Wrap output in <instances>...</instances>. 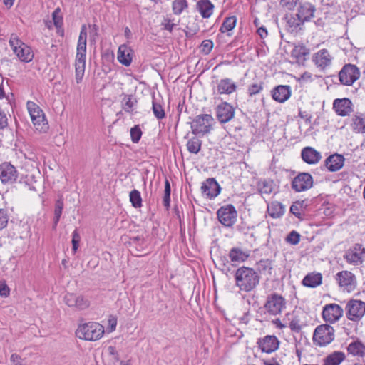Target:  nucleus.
I'll use <instances>...</instances> for the list:
<instances>
[{
    "label": "nucleus",
    "mask_w": 365,
    "mask_h": 365,
    "mask_svg": "<svg viewBox=\"0 0 365 365\" xmlns=\"http://www.w3.org/2000/svg\"><path fill=\"white\" fill-rule=\"evenodd\" d=\"M87 31L86 25H83L80 31L75 60L76 81L80 83L83 78L86 68Z\"/></svg>",
    "instance_id": "f257e3e1"
},
{
    "label": "nucleus",
    "mask_w": 365,
    "mask_h": 365,
    "mask_svg": "<svg viewBox=\"0 0 365 365\" xmlns=\"http://www.w3.org/2000/svg\"><path fill=\"white\" fill-rule=\"evenodd\" d=\"M235 285L245 292L253 290L259 282V276L252 269L247 267L238 268L235 273Z\"/></svg>",
    "instance_id": "f03ea898"
},
{
    "label": "nucleus",
    "mask_w": 365,
    "mask_h": 365,
    "mask_svg": "<svg viewBox=\"0 0 365 365\" xmlns=\"http://www.w3.org/2000/svg\"><path fill=\"white\" fill-rule=\"evenodd\" d=\"M104 334V327L99 323L90 322L80 325L76 331L77 336L81 339L96 341Z\"/></svg>",
    "instance_id": "7ed1b4c3"
},
{
    "label": "nucleus",
    "mask_w": 365,
    "mask_h": 365,
    "mask_svg": "<svg viewBox=\"0 0 365 365\" xmlns=\"http://www.w3.org/2000/svg\"><path fill=\"white\" fill-rule=\"evenodd\" d=\"M215 123L214 118L210 114H200L190 123L192 134L202 137L211 132Z\"/></svg>",
    "instance_id": "20e7f679"
},
{
    "label": "nucleus",
    "mask_w": 365,
    "mask_h": 365,
    "mask_svg": "<svg viewBox=\"0 0 365 365\" xmlns=\"http://www.w3.org/2000/svg\"><path fill=\"white\" fill-rule=\"evenodd\" d=\"M26 107L31 121L36 130L45 133L48 129V123L43 110L33 101H29Z\"/></svg>",
    "instance_id": "39448f33"
},
{
    "label": "nucleus",
    "mask_w": 365,
    "mask_h": 365,
    "mask_svg": "<svg viewBox=\"0 0 365 365\" xmlns=\"http://www.w3.org/2000/svg\"><path fill=\"white\" fill-rule=\"evenodd\" d=\"M9 45L21 61L29 63L33 60L34 55L31 48L24 43L16 34L11 35Z\"/></svg>",
    "instance_id": "423d86ee"
},
{
    "label": "nucleus",
    "mask_w": 365,
    "mask_h": 365,
    "mask_svg": "<svg viewBox=\"0 0 365 365\" xmlns=\"http://www.w3.org/2000/svg\"><path fill=\"white\" fill-rule=\"evenodd\" d=\"M334 339V329L329 324L318 326L313 334V341L316 345L324 346Z\"/></svg>",
    "instance_id": "0eeeda50"
},
{
    "label": "nucleus",
    "mask_w": 365,
    "mask_h": 365,
    "mask_svg": "<svg viewBox=\"0 0 365 365\" xmlns=\"http://www.w3.org/2000/svg\"><path fill=\"white\" fill-rule=\"evenodd\" d=\"M345 313L349 320L359 322L365 314V302L359 299H350L346 304Z\"/></svg>",
    "instance_id": "6e6552de"
},
{
    "label": "nucleus",
    "mask_w": 365,
    "mask_h": 365,
    "mask_svg": "<svg viewBox=\"0 0 365 365\" xmlns=\"http://www.w3.org/2000/svg\"><path fill=\"white\" fill-rule=\"evenodd\" d=\"M360 71L356 66L345 64L339 73V79L344 86H351L360 77Z\"/></svg>",
    "instance_id": "1a4fd4ad"
},
{
    "label": "nucleus",
    "mask_w": 365,
    "mask_h": 365,
    "mask_svg": "<svg viewBox=\"0 0 365 365\" xmlns=\"http://www.w3.org/2000/svg\"><path fill=\"white\" fill-rule=\"evenodd\" d=\"M336 280L343 292H351L357 285L355 275L349 271H341L336 274Z\"/></svg>",
    "instance_id": "9d476101"
},
{
    "label": "nucleus",
    "mask_w": 365,
    "mask_h": 365,
    "mask_svg": "<svg viewBox=\"0 0 365 365\" xmlns=\"http://www.w3.org/2000/svg\"><path fill=\"white\" fill-rule=\"evenodd\" d=\"M220 222L225 227L232 226L237 221V212L232 205L221 207L217 212Z\"/></svg>",
    "instance_id": "9b49d317"
},
{
    "label": "nucleus",
    "mask_w": 365,
    "mask_h": 365,
    "mask_svg": "<svg viewBox=\"0 0 365 365\" xmlns=\"http://www.w3.org/2000/svg\"><path fill=\"white\" fill-rule=\"evenodd\" d=\"M286 302L284 298L276 293L269 295L267 298L264 308L272 315H277L282 312L285 308Z\"/></svg>",
    "instance_id": "f8f14e48"
},
{
    "label": "nucleus",
    "mask_w": 365,
    "mask_h": 365,
    "mask_svg": "<svg viewBox=\"0 0 365 365\" xmlns=\"http://www.w3.org/2000/svg\"><path fill=\"white\" fill-rule=\"evenodd\" d=\"M365 257V248L361 244H355L347 250L344 258L347 263L354 266H359L363 263Z\"/></svg>",
    "instance_id": "ddd939ff"
},
{
    "label": "nucleus",
    "mask_w": 365,
    "mask_h": 365,
    "mask_svg": "<svg viewBox=\"0 0 365 365\" xmlns=\"http://www.w3.org/2000/svg\"><path fill=\"white\" fill-rule=\"evenodd\" d=\"M19 173L16 168L10 163L4 162L0 164V180L4 185H11L18 178Z\"/></svg>",
    "instance_id": "4468645a"
},
{
    "label": "nucleus",
    "mask_w": 365,
    "mask_h": 365,
    "mask_svg": "<svg viewBox=\"0 0 365 365\" xmlns=\"http://www.w3.org/2000/svg\"><path fill=\"white\" fill-rule=\"evenodd\" d=\"M344 309L337 304H328L323 307L322 317L324 321L331 324L338 322L343 316Z\"/></svg>",
    "instance_id": "2eb2a0df"
},
{
    "label": "nucleus",
    "mask_w": 365,
    "mask_h": 365,
    "mask_svg": "<svg viewBox=\"0 0 365 365\" xmlns=\"http://www.w3.org/2000/svg\"><path fill=\"white\" fill-rule=\"evenodd\" d=\"M64 302L68 307L77 310H84L90 306V301L87 297L73 293H67L64 297Z\"/></svg>",
    "instance_id": "dca6fc26"
},
{
    "label": "nucleus",
    "mask_w": 365,
    "mask_h": 365,
    "mask_svg": "<svg viewBox=\"0 0 365 365\" xmlns=\"http://www.w3.org/2000/svg\"><path fill=\"white\" fill-rule=\"evenodd\" d=\"M313 185L312 175L307 173H299L292 180V187L296 192H302L311 188Z\"/></svg>",
    "instance_id": "f3484780"
},
{
    "label": "nucleus",
    "mask_w": 365,
    "mask_h": 365,
    "mask_svg": "<svg viewBox=\"0 0 365 365\" xmlns=\"http://www.w3.org/2000/svg\"><path fill=\"white\" fill-rule=\"evenodd\" d=\"M235 116L234 107L227 102H222L216 108V117L220 123L230 122Z\"/></svg>",
    "instance_id": "a211bd4d"
},
{
    "label": "nucleus",
    "mask_w": 365,
    "mask_h": 365,
    "mask_svg": "<svg viewBox=\"0 0 365 365\" xmlns=\"http://www.w3.org/2000/svg\"><path fill=\"white\" fill-rule=\"evenodd\" d=\"M220 186L215 178H207L202 183V193L208 199L215 198L220 194Z\"/></svg>",
    "instance_id": "6ab92c4d"
},
{
    "label": "nucleus",
    "mask_w": 365,
    "mask_h": 365,
    "mask_svg": "<svg viewBox=\"0 0 365 365\" xmlns=\"http://www.w3.org/2000/svg\"><path fill=\"white\" fill-rule=\"evenodd\" d=\"M333 57L331 56L328 50L323 48L314 54L312 60L317 67L322 70L330 66Z\"/></svg>",
    "instance_id": "aec40b11"
},
{
    "label": "nucleus",
    "mask_w": 365,
    "mask_h": 365,
    "mask_svg": "<svg viewBox=\"0 0 365 365\" xmlns=\"http://www.w3.org/2000/svg\"><path fill=\"white\" fill-rule=\"evenodd\" d=\"M353 104L349 98H337L334 101L333 108L338 115L347 116L352 111Z\"/></svg>",
    "instance_id": "412c9836"
},
{
    "label": "nucleus",
    "mask_w": 365,
    "mask_h": 365,
    "mask_svg": "<svg viewBox=\"0 0 365 365\" xmlns=\"http://www.w3.org/2000/svg\"><path fill=\"white\" fill-rule=\"evenodd\" d=\"M257 344L262 352L269 354L278 349L279 341L275 336L268 335L259 339Z\"/></svg>",
    "instance_id": "4be33fe9"
},
{
    "label": "nucleus",
    "mask_w": 365,
    "mask_h": 365,
    "mask_svg": "<svg viewBox=\"0 0 365 365\" xmlns=\"http://www.w3.org/2000/svg\"><path fill=\"white\" fill-rule=\"evenodd\" d=\"M299 7L297 8V16L304 23L309 21L314 17L315 12V7L311 3L304 1L299 2Z\"/></svg>",
    "instance_id": "5701e85b"
},
{
    "label": "nucleus",
    "mask_w": 365,
    "mask_h": 365,
    "mask_svg": "<svg viewBox=\"0 0 365 365\" xmlns=\"http://www.w3.org/2000/svg\"><path fill=\"white\" fill-rule=\"evenodd\" d=\"M344 163V156L337 153L331 155L324 161L325 167L330 172L338 171L343 167Z\"/></svg>",
    "instance_id": "b1692460"
},
{
    "label": "nucleus",
    "mask_w": 365,
    "mask_h": 365,
    "mask_svg": "<svg viewBox=\"0 0 365 365\" xmlns=\"http://www.w3.org/2000/svg\"><path fill=\"white\" fill-rule=\"evenodd\" d=\"M291 96V88L289 86L279 85L276 86L272 91L273 99L279 103H284Z\"/></svg>",
    "instance_id": "393cba45"
},
{
    "label": "nucleus",
    "mask_w": 365,
    "mask_h": 365,
    "mask_svg": "<svg viewBox=\"0 0 365 365\" xmlns=\"http://www.w3.org/2000/svg\"><path fill=\"white\" fill-rule=\"evenodd\" d=\"M133 49L125 44L120 45L118 50V60L125 66H129L133 60Z\"/></svg>",
    "instance_id": "a878e982"
},
{
    "label": "nucleus",
    "mask_w": 365,
    "mask_h": 365,
    "mask_svg": "<svg viewBox=\"0 0 365 365\" xmlns=\"http://www.w3.org/2000/svg\"><path fill=\"white\" fill-rule=\"evenodd\" d=\"M301 156L302 160L308 164H316L322 158L319 152L312 147H305L302 150Z\"/></svg>",
    "instance_id": "bb28decb"
},
{
    "label": "nucleus",
    "mask_w": 365,
    "mask_h": 365,
    "mask_svg": "<svg viewBox=\"0 0 365 365\" xmlns=\"http://www.w3.org/2000/svg\"><path fill=\"white\" fill-rule=\"evenodd\" d=\"M215 6L210 0H199L196 9L203 19L210 18L214 11Z\"/></svg>",
    "instance_id": "cd10ccee"
},
{
    "label": "nucleus",
    "mask_w": 365,
    "mask_h": 365,
    "mask_svg": "<svg viewBox=\"0 0 365 365\" xmlns=\"http://www.w3.org/2000/svg\"><path fill=\"white\" fill-rule=\"evenodd\" d=\"M237 89V85L230 78H226L217 82V90L220 94L230 95Z\"/></svg>",
    "instance_id": "c85d7f7f"
},
{
    "label": "nucleus",
    "mask_w": 365,
    "mask_h": 365,
    "mask_svg": "<svg viewBox=\"0 0 365 365\" xmlns=\"http://www.w3.org/2000/svg\"><path fill=\"white\" fill-rule=\"evenodd\" d=\"M287 24L286 28L287 30L290 33H297L299 30L302 29V26L304 22L302 19H299V16L291 14L287 15L286 16Z\"/></svg>",
    "instance_id": "c756f323"
},
{
    "label": "nucleus",
    "mask_w": 365,
    "mask_h": 365,
    "mask_svg": "<svg viewBox=\"0 0 365 365\" xmlns=\"http://www.w3.org/2000/svg\"><path fill=\"white\" fill-rule=\"evenodd\" d=\"M322 276L320 273H309L302 280L304 286L307 287H316L322 284Z\"/></svg>",
    "instance_id": "7c9ffc66"
},
{
    "label": "nucleus",
    "mask_w": 365,
    "mask_h": 365,
    "mask_svg": "<svg viewBox=\"0 0 365 365\" xmlns=\"http://www.w3.org/2000/svg\"><path fill=\"white\" fill-rule=\"evenodd\" d=\"M249 254L239 247H233L229 252V257L234 263L243 262L247 260Z\"/></svg>",
    "instance_id": "2f4dec72"
},
{
    "label": "nucleus",
    "mask_w": 365,
    "mask_h": 365,
    "mask_svg": "<svg viewBox=\"0 0 365 365\" xmlns=\"http://www.w3.org/2000/svg\"><path fill=\"white\" fill-rule=\"evenodd\" d=\"M347 351L354 356H363L365 355V345L359 341H352L347 346Z\"/></svg>",
    "instance_id": "473e14b6"
},
{
    "label": "nucleus",
    "mask_w": 365,
    "mask_h": 365,
    "mask_svg": "<svg viewBox=\"0 0 365 365\" xmlns=\"http://www.w3.org/2000/svg\"><path fill=\"white\" fill-rule=\"evenodd\" d=\"M345 354L341 351H334L324 359V365H339L344 359Z\"/></svg>",
    "instance_id": "72a5a7b5"
},
{
    "label": "nucleus",
    "mask_w": 365,
    "mask_h": 365,
    "mask_svg": "<svg viewBox=\"0 0 365 365\" xmlns=\"http://www.w3.org/2000/svg\"><path fill=\"white\" fill-rule=\"evenodd\" d=\"M308 202L304 200L296 201L290 207V212L299 219H302L304 215L305 208L308 206Z\"/></svg>",
    "instance_id": "f704fd0d"
},
{
    "label": "nucleus",
    "mask_w": 365,
    "mask_h": 365,
    "mask_svg": "<svg viewBox=\"0 0 365 365\" xmlns=\"http://www.w3.org/2000/svg\"><path fill=\"white\" fill-rule=\"evenodd\" d=\"M352 120L353 130L356 133H365V114L355 115Z\"/></svg>",
    "instance_id": "c9c22d12"
},
{
    "label": "nucleus",
    "mask_w": 365,
    "mask_h": 365,
    "mask_svg": "<svg viewBox=\"0 0 365 365\" xmlns=\"http://www.w3.org/2000/svg\"><path fill=\"white\" fill-rule=\"evenodd\" d=\"M137 104V100L132 96L125 95L122 99V108L125 112L132 113Z\"/></svg>",
    "instance_id": "e433bc0d"
},
{
    "label": "nucleus",
    "mask_w": 365,
    "mask_h": 365,
    "mask_svg": "<svg viewBox=\"0 0 365 365\" xmlns=\"http://www.w3.org/2000/svg\"><path fill=\"white\" fill-rule=\"evenodd\" d=\"M267 210L272 217L277 218L284 214V207L280 202H274L268 205Z\"/></svg>",
    "instance_id": "4c0bfd02"
},
{
    "label": "nucleus",
    "mask_w": 365,
    "mask_h": 365,
    "mask_svg": "<svg viewBox=\"0 0 365 365\" xmlns=\"http://www.w3.org/2000/svg\"><path fill=\"white\" fill-rule=\"evenodd\" d=\"M274 188L275 184L271 180H264L259 183V191L262 195H270Z\"/></svg>",
    "instance_id": "58836bf2"
},
{
    "label": "nucleus",
    "mask_w": 365,
    "mask_h": 365,
    "mask_svg": "<svg viewBox=\"0 0 365 365\" xmlns=\"http://www.w3.org/2000/svg\"><path fill=\"white\" fill-rule=\"evenodd\" d=\"M186 146L190 153L197 154L201 149L202 140L197 136L192 137L188 140Z\"/></svg>",
    "instance_id": "ea45409f"
},
{
    "label": "nucleus",
    "mask_w": 365,
    "mask_h": 365,
    "mask_svg": "<svg viewBox=\"0 0 365 365\" xmlns=\"http://www.w3.org/2000/svg\"><path fill=\"white\" fill-rule=\"evenodd\" d=\"M237 18L235 16L226 17L222 24L220 31L225 33L232 31L236 26Z\"/></svg>",
    "instance_id": "a19ab883"
},
{
    "label": "nucleus",
    "mask_w": 365,
    "mask_h": 365,
    "mask_svg": "<svg viewBox=\"0 0 365 365\" xmlns=\"http://www.w3.org/2000/svg\"><path fill=\"white\" fill-rule=\"evenodd\" d=\"M187 7V0H174L172 3V10L175 15H180Z\"/></svg>",
    "instance_id": "79ce46f5"
},
{
    "label": "nucleus",
    "mask_w": 365,
    "mask_h": 365,
    "mask_svg": "<svg viewBox=\"0 0 365 365\" xmlns=\"http://www.w3.org/2000/svg\"><path fill=\"white\" fill-rule=\"evenodd\" d=\"M309 53V49L302 45L295 46L293 50V54L298 61H304L306 59V56H308Z\"/></svg>",
    "instance_id": "37998d69"
},
{
    "label": "nucleus",
    "mask_w": 365,
    "mask_h": 365,
    "mask_svg": "<svg viewBox=\"0 0 365 365\" xmlns=\"http://www.w3.org/2000/svg\"><path fill=\"white\" fill-rule=\"evenodd\" d=\"M264 88V83L261 81H257L247 87V94L252 96L259 93Z\"/></svg>",
    "instance_id": "c03bdc74"
},
{
    "label": "nucleus",
    "mask_w": 365,
    "mask_h": 365,
    "mask_svg": "<svg viewBox=\"0 0 365 365\" xmlns=\"http://www.w3.org/2000/svg\"><path fill=\"white\" fill-rule=\"evenodd\" d=\"M130 201L135 208H139L142 206V198L140 192L137 190H133L130 192Z\"/></svg>",
    "instance_id": "a18cd8bd"
},
{
    "label": "nucleus",
    "mask_w": 365,
    "mask_h": 365,
    "mask_svg": "<svg viewBox=\"0 0 365 365\" xmlns=\"http://www.w3.org/2000/svg\"><path fill=\"white\" fill-rule=\"evenodd\" d=\"M152 110L154 115L158 120L163 119L165 117V113L163 108V106L155 100L153 101Z\"/></svg>",
    "instance_id": "49530a36"
},
{
    "label": "nucleus",
    "mask_w": 365,
    "mask_h": 365,
    "mask_svg": "<svg viewBox=\"0 0 365 365\" xmlns=\"http://www.w3.org/2000/svg\"><path fill=\"white\" fill-rule=\"evenodd\" d=\"M52 19H53V24H54L55 26L56 27V29L58 30L62 29L63 16L61 14V9L60 8L58 7L53 11V12L52 14Z\"/></svg>",
    "instance_id": "de8ad7c7"
},
{
    "label": "nucleus",
    "mask_w": 365,
    "mask_h": 365,
    "mask_svg": "<svg viewBox=\"0 0 365 365\" xmlns=\"http://www.w3.org/2000/svg\"><path fill=\"white\" fill-rule=\"evenodd\" d=\"M170 192H171L170 184L168 180H165L163 204L167 208H168L170 207Z\"/></svg>",
    "instance_id": "09e8293b"
},
{
    "label": "nucleus",
    "mask_w": 365,
    "mask_h": 365,
    "mask_svg": "<svg viewBox=\"0 0 365 365\" xmlns=\"http://www.w3.org/2000/svg\"><path fill=\"white\" fill-rule=\"evenodd\" d=\"M299 240L300 235L294 230L292 231L286 237L287 242L293 245H297Z\"/></svg>",
    "instance_id": "8fccbe9b"
},
{
    "label": "nucleus",
    "mask_w": 365,
    "mask_h": 365,
    "mask_svg": "<svg viewBox=\"0 0 365 365\" xmlns=\"http://www.w3.org/2000/svg\"><path fill=\"white\" fill-rule=\"evenodd\" d=\"M142 135V131L138 125H135L130 129V137L133 143H138Z\"/></svg>",
    "instance_id": "3c124183"
},
{
    "label": "nucleus",
    "mask_w": 365,
    "mask_h": 365,
    "mask_svg": "<svg viewBox=\"0 0 365 365\" xmlns=\"http://www.w3.org/2000/svg\"><path fill=\"white\" fill-rule=\"evenodd\" d=\"M81 241V236L78 230L76 229L72 233V251L76 253Z\"/></svg>",
    "instance_id": "603ef678"
},
{
    "label": "nucleus",
    "mask_w": 365,
    "mask_h": 365,
    "mask_svg": "<svg viewBox=\"0 0 365 365\" xmlns=\"http://www.w3.org/2000/svg\"><path fill=\"white\" fill-rule=\"evenodd\" d=\"M201 48L204 53L208 54L213 48V42L210 39L204 40L201 43Z\"/></svg>",
    "instance_id": "864d4df0"
},
{
    "label": "nucleus",
    "mask_w": 365,
    "mask_h": 365,
    "mask_svg": "<svg viewBox=\"0 0 365 365\" xmlns=\"http://www.w3.org/2000/svg\"><path fill=\"white\" fill-rule=\"evenodd\" d=\"M299 1L300 0H281L280 4L283 7L289 10H292L297 6L298 3L299 4Z\"/></svg>",
    "instance_id": "5fc2aeb1"
},
{
    "label": "nucleus",
    "mask_w": 365,
    "mask_h": 365,
    "mask_svg": "<svg viewBox=\"0 0 365 365\" xmlns=\"http://www.w3.org/2000/svg\"><path fill=\"white\" fill-rule=\"evenodd\" d=\"M8 220L9 217L6 211L3 209H0V230L7 225Z\"/></svg>",
    "instance_id": "6e6d98bb"
},
{
    "label": "nucleus",
    "mask_w": 365,
    "mask_h": 365,
    "mask_svg": "<svg viewBox=\"0 0 365 365\" xmlns=\"http://www.w3.org/2000/svg\"><path fill=\"white\" fill-rule=\"evenodd\" d=\"M63 208V200L61 198H59L56 201L55 209H54V215L61 216Z\"/></svg>",
    "instance_id": "4d7b16f0"
},
{
    "label": "nucleus",
    "mask_w": 365,
    "mask_h": 365,
    "mask_svg": "<svg viewBox=\"0 0 365 365\" xmlns=\"http://www.w3.org/2000/svg\"><path fill=\"white\" fill-rule=\"evenodd\" d=\"M258 265L261 272H269L272 269L271 262L269 260H261L258 263Z\"/></svg>",
    "instance_id": "13d9d810"
},
{
    "label": "nucleus",
    "mask_w": 365,
    "mask_h": 365,
    "mask_svg": "<svg viewBox=\"0 0 365 365\" xmlns=\"http://www.w3.org/2000/svg\"><path fill=\"white\" fill-rule=\"evenodd\" d=\"M162 26L165 30H167L171 33L175 26V24L172 23L170 19H166L162 22Z\"/></svg>",
    "instance_id": "bf43d9fd"
},
{
    "label": "nucleus",
    "mask_w": 365,
    "mask_h": 365,
    "mask_svg": "<svg viewBox=\"0 0 365 365\" xmlns=\"http://www.w3.org/2000/svg\"><path fill=\"white\" fill-rule=\"evenodd\" d=\"M8 125V119L6 113L0 108V129L6 128Z\"/></svg>",
    "instance_id": "052dcab7"
},
{
    "label": "nucleus",
    "mask_w": 365,
    "mask_h": 365,
    "mask_svg": "<svg viewBox=\"0 0 365 365\" xmlns=\"http://www.w3.org/2000/svg\"><path fill=\"white\" fill-rule=\"evenodd\" d=\"M262 361L264 365H280L276 358L263 359Z\"/></svg>",
    "instance_id": "680f3d73"
},
{
    "label": "nucleus",
    "mask_w": 365,
    "mask_h": 365,
    "mask_svg": "<svg viewBox=\"0 0 365 365\" xmlns=\"http://www.w3.org/2000/svg\"><path fill=\"white\" fill-rule=\"evenodd\" d=\"M9 294V288L4 284H0V295L2 297H7Z\"/></svg>",
    "instance_id": "e2e57ef3"
},
{
    "label": "nucleus",
    "mask_w": 365,
    "mask_h": 365,
    "mask_svg": "<svg viewBox=\"0 0 365 365\" xmlns=\"http://www.w3.org/2000/svg\"><path fill=\"white\" fill-rule=\"evenodd\" d=\"M257 32L261 38H264L268 34L267 31L264 26L258 28Z\"/></svg>",
    "instance_id": "0e129e2a"
},
{
    "label": "nucleus",
    "mask_w": 365,
    "mask_h": 365,
    "mask_svg": "<svg viewBox=\"0 0 365 365\" xmlns=\"http://www.w3.org/2000/svg\"><path fill=\"white\" fill-rule=\"evenodd\" d=\"M11 361L15 364V365H21V357L16 354H13L11 356Z\"/></svg>",
    "instance_id": "69168bd1"
},
{
    "label": "nucleus",
    "mask_w": 365,
    "mask_h": 365,
    "mask_svg": "<svg viewBox=\"0 0 365 365\" xmlns=\"http://www.w3.org/2000/svg\"><path fill=\"white\" fill-rule=\"evenodd\" d=\"M108 324H109V326L110 328V331H112L115 330L116 328V325H117L116 319H115V318L109 319Z\"/></svg>",
    "instance_id": "338daca9"
},
{
    "label": "nucleus",
    "mask_w": 365,
    "mask_h": 365,
    "mask_svg": "<svg viewBox=\"0 0 365 365\" xmlns=\"http://www.w3.org/2000/svg\"><path fill=\"white\" fill-rule=\"evenodd\" d=\"M299 116L302 119L307 120V121H310L311 120V115L307 114L306 112H302L300 110L299 112Z\"/></svg>",
    "instance_id": "774afa93"
}]
</instances>
